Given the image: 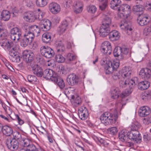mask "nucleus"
I'll return each instance as SVG.
<instances>
[{
  "label": "nucleus",
  "instance_id": "42",
  "mask_svg": "<svg viewBox=\"0 0 151 151\" xmlns=\"http://www.w3.org/2000/svg\"><path fill=\"white\" fill-rule=\"evenodd\" d=\"M111 23V19L108 16L106 15L104 18L103 20L102 21V25H105L108 27H110Z\"/></svg>",
  "mask_w": 151,
  "mask_h": 151
},
{
  "label": "nucleus",
  "instance_id": "61",
  "mask_svg": "<svg viewBox=\"0 0 151 151\" xmlns=\"http://www.w3.org/2000/svg\"><path fill=\"white\" fill-rule=\"evenodd\" d=\"M72 2L71 0H67L66 2V7L69 8L72 4Z\"/></svg>",
  "mask_w": 151,
  "mask_h": 151
},
{
  "label": "nucleus",
  "instance_id": "36",
  "mask_svg": "<svg viewBox=\"0 0 151 151\" xmlns=\"http://www.w3.org/2000/svg\"><path fill=\"white\" fill-rule=\"evenodd\" d=\"M68 24V22L67 20L65 19L63 21L58 29L61 34L65 32L67 29Z\"/></svg>",
  "mask_w": 151,
  "mask_h": 151
},
{
  "label": "nucleus",
  "instance_id": "47",
  "mask_svg": "<svg viewBox=\"0 0 151 151\" xmlns=\"http://www.w3.org/2000/svg\"><path fill=\"white\" fill-rule=\"evenodd\" d=\"M113 54L115 57H118L122 56L121 50L119 47H116L114 50Z\"/></svg>",
  "mask_w": 151,
  "mask_h": 151
},
{
  "label": "nucleus",
  "instance_id": "19",
  "mask_svg": "<svg viewBox=\"0 0 151 151\" xmlns=\"http://www.w3.org/2000/svg\"><path fill=\"white\" fill-rule=\"evenodd\" d=\"M51 22L48 19L42 21L40 24V28L42 31H47L51 27Z\"/></svg>",
  "mask_w": 151,
  "mask_h": 151
},
{
  "label": "nucleus",
  "instance_id": "34",
  "mask_svg": "<svg viewBox=\"0 0 151 151\" xmlns=\"http://www.w3.org/2000/svg\"><path fill=\"white\" fill-rule=\"evenodd\" d=\"M52 34L50 32L44 33L42 35V40L43 42L47 43L51 41Z\"/></svg>",
  "mask_w": 151,
  "mask_h": 151
},
{
  "label": "nucleus",
  "instance_id": "20",
  "mask_svg": "<svg viewBox=\"0 0 151 151\" xmlns=\"http://www.w3.org/2000/svg\"><path fill=\"white\" fill-rule=\"evenodd\" d=\"M139 74L142 78L148 79L151 76V70L147 68L142 69L140 70Z\"/></svg>",
  "mask_w": 151,
  "mask_h": 151
},
{
  "label": "nucleus",
  "instance_id": "48",
  "mask_svg": "<svg viewBox=\"0 0 151 151\" xmlns=\"http://www.w3.org/2000/svg\"><path fill=\"white\" fill-rule=\"evenodd\" d=\"M27 78L28 81L32 83H34L35 82H36L37 80L36 77L34 75H28L27 76Z\"/></svg>",
  "mask_w": 151,
  "mask_h": 151
},
{
  "label": "nucleus",
  "instance_id": "8",
  "mask_svg": "<svg viewBox=\"0 0 151 151\" xmlns=\"http://www.w3.org/2000/svg\"><path fill=\"white\" fill-rule=\"evenodd\" d=\"M5 142L8 148L11 150H17L18 148V141L14 139H13L10 137H8L6 138Z\"/></svg>",
  "mask_w": 151,
  "mask_h": 151
},
{
  "label": "nucleus",
  "instance_id": "15",
  "mask_svg": "<svg viewBox=\"0 0 151 151\" xmlns=\"http://www.w3.org/2000/svg\"><path fill=\"white\" fill-rule=\"evenodd\" d=\"M32 68V71L34 74L39 77L42 76L43 71L42 67L37 64H32L30 66Z\"/></svg>",
  "mask_w": 151,
  "mask_h": 151
},
{
  "label": "nucleus",
  "instance_id": "50",
  "mask_svg": "<svg viewBox=\"0 0 151 151\" xmlns=\"http://www.w3.org/2000/svg\"><path fill=\"white\" fill-rule=\"evenodd\" d=\"M97 8L96 7L93 5H90L87 6V10L88 12L91 13H94L96 11Z\"/></svg>",
  "mask_w": 151,
  "mask_h": 151
},
{
  "label": "nucleus",
  "instance_id": "45",
  "mask_svg": "<svg viewBox=\"0 0 151 151\" xmlns=\"http://www.w3.org/2000/svg\"><path fill=\"white\" fill-rule=\"evenodd\" d=\"M143 10V7L141 5H136L133 7V10L134 12H141L142 14Z\"/></svg>",
  "mask_w": 151,
  "mask_h": 151
},
{
  "label": "nucleus",
  "instance_id": "14",
  "mask_svg": "<svg viewBox=\"0 0 151 151\" xmlns=\"http://www.w3.org/2000/svg\"><path fill=\"white\" fill-rule=\"evenodd\" d=\"M120 26L128 35L131 34L132 29L131 27V22L130 21L127 22L125 20H123L121 22Z\"/></svg>",
  "mask_w": 151,
  "mask_h": 151
},
{
  "label": "nucleus",
  "instance_id": "54",
  "mask_svg": "<svg viewBox=\"0 0 151 151\" xmlns=\"http://www.w3.org/2000/svg\"><path fill=\"white\" fill-rule=\"evenodd\" d=\"M78 112H81L88 115V111L87 109L84 106H81L78 110Z\"/></svg>",
  "mask_w": 151,
  "mask_h": 151
},
{
  "label": "nucleus",
  "instance_id": "29",
  "mask_svg": "<svg viewBox=\"0 0 151 151\" xmlns=\"http://www.w3.org/2000/svg\"><path fill=\"white\" fill-rule=\"evenodd\" d=\"M83 5L82 2L76 1L74 5V10L75 13L76 14L81 12L83 10Z\"/></svg>",
  "mask_w": 151,
  "mask_h": 151
},
{
  "label": "nucleus",
  "instance_id": "11",
  "mask_svg": "<svg viewBox=\"0 0 151 151\" xmlns=\"http://www.w3.org/2000/svg\"><path fill=\"white\" fill-rule=\"evenodd\" d=\"M34 39L32 35H30L27 33L25 32L24 37L21 39V45L23 47H26L31 44Z\"/></svg>",
  "mask_w": 151,
  "mask_h": 151
},
{
  "label": "nucleus",
  "instance_id": "7",
  "mask_svg": "<svg viewBox=\"0 0 151 151\" xmlns=\"http://www.w3.org/2000/svg\"><path fill=\"white\" fill-rule=\"evenodd\" d=\"M40 52L42 55L47 58L52 57L55 55L54 50L48 46L41 47L40 49Z\"/></svg>",
  "mask_w": 151,
  "mask_h": 151
},
{
  "label": "nucleus",
  "instance_id": "1",
  "mask_svg": "<svg viewBox=\"0 0 151 151\" xmlns=\"http://www.w3.org/2000/svg\"><path fill=\"white\" fill-rule=\"evenodd\" d=\"M121 0H111L110 6L112 9L118 11V16L119 18L125 19L129 15L130 7L126 4L121 5Z\"/></svg>",
  "mask_w": 151,
  "mask_h": 151
},
{
  "label": "nucleus",
  "instance_id": "25",
  "mask_svg": "<svg viewBox=\"0 0 151 151\" xmlns=\"http://www.w3.org/2000/svg\"><path fill=\"white\" fill-rule=\"evenodd\" d=\"M120 34L117 31L114 30L110 32L109 34V38L112 41L118 40L120 37Z\"/></svg>",
  "mask_w": 151,
  "mask_h": 151
},
{
  "label": "nucleus",
  "instance_id": "38",
  "mask_svg": "<svg viewBox=\"0 0 151 151\" xmlns=\"http://www.w3.org/2000/svg\"><path fill=\"white\" fill-rule=\"evenodd\" d=\"M141 99L145 101L150 99L151 97V91L147 90L143 93L141 96Z\"/></svg>",
  "mask_w": 151,
  "mask_h": 151
},
{
  "label": "nucleus",
  "instance_id": "9",
  "mask_svg": "<svg viewBox=\"0 0 151 151\" xmlns=\"http://www.w3.org/2000/svg\"><path fill=\"white\" fill-rule=\"evenodd\" d=\"M23 58L25 59L27 62V67L30 68V66L32 64V63L34 58V55L33 52L31 51H24L23 53Z\"/></svg>",
  "mask_w": 151,
  "mask_h": 151
},
{
  "label": "nucleus",
  "instance_id": "49",
  "mask_svg": "<svg viewBox=\"0 0 151 151\" xmlns=\"http://www.w3.org/2000/svg\"><path fill=\"white\" fill-rule=\"evenodd\" d=\"M108 132L112 135L116 134L118 132L117 128L116 127H112L107 129Z\"/></svg>",
  "mask_w": 151,
  "mask_h": 151
},
{
  "label": "nucleus",
  "instance_id": "22",
  "mask_svg": "<svg viewBox=\"0 0 151 151\" xmlns=\"http://www.w3.org/2000/svg\"><path fill=\"white\" fill-rule=\"evenodd\" d=\"M110 28L105 25H102L100 28V35L103 37H105L108 35L110 32Z\"/></svg>",
  "mask_w": 151,
  "mask_h": 151
},
{
  "label": "nucleus",
  "instance_id": "28",
  "mask_svg": "<svg viewBox=\"0 0 151 151\" xmlns=\"http://www.w3.org/2000/svg\"><path fill=\"white\" fill-rule=\"evenodd\" d=\"M13 139H14L18 141H19L22 146L26 140L28 139L27 138H22L21 134L17 132L13 133Z\"/></svg>",
  "mask_w": 151,
  "mask_h": 151
},
{
  "label": "nucleus",
  "instance_id": "55",
  "mask_svg": "<svg viewBox=\"0 0 151 151\" xmlns=\"http://www.w3.org/2000/svg\"><path fill=\"white\" fill-rule=\"evenodd\" d=\"M151 33V27H147L144 30V34L146 36L148 35Z\"/></svg>",
  "mask_w": 151,
  "mask_h": 151
},
{
  "label": "nucleus",
  "instance_id": "30",
  "mask_svg": "<svg viewBox=\"0 0 151 151\" xmlns=\"http://www.w3.org/2000/svg\"><path fill=\"white\" fill-rule=\"evenodd\" d=\"M23 18L27 21L32 22L35 19L33 13L31 12H26L24 14Z\"/></svg>",
  "mask_w": 151,
  "mask_h": 151
},
{
  "label": "nucleus",
  "instance_id": "26",
  "mask_svg": "<svg viewBox=\"0 0 151 151\" xmlns=\"http://www.w3.org/2000/svg\"><path fill=\"white\" fill-rule=\"evenodd\" d=\"M129 84L130 85L128 88L126 89L124 92L122 93V97L127 96L130 94L132 92L136 83L135 81H131Z\"/></svg>",
  "mask_w": 151,
  "mask_h": 151
},
{
  "label": "nucleus",
  "instance_id": "44",
  "mask_svg": "<svg viewBox=\"0 0 151 151\" xmlns=\"http://www.w3.org/2000/svg\"><path fill=\"white\" fill-rule=\"evenodd\" d=\"M72 105L74 106L77 107L81 104V100L79 96H78L74 99L71 100Z\"/></svg>",
  "mask_w": 151,
  "mask_h": 151
},
{
  "label": "nucleus",
  "instance_id": "62",
  "mask_svg": "<svg viewBox=\"0 0 151 151\" xmlns=\"http://www.w3.org/2000/svg\"><path fill=\"white\" fill-rule=\"evenodd\" d=\"M132 127H133V129H132V130H137L139 127V125L138 124H132Z\"/></svg>",
  "mask_w": 151,
  "mask_h": 151
},
{
  "label": "nucleus",
  "instance_id": "41",
  "mask_svg": "<svg viewBox=\"0 0 151 151\" xmlns=\"http://www.w3.org/2000/svg\"><path fill=\"white\" fill-rule=\"evenodd\" d=\"M76 58V56L71 53H68L65 59L66 62L67 63H70L71 62L75 60Z\"/></svg>",
  "mask_w": 151,
  "mask_h": 151
},
{
  "label": "nucleus",
  "instance_id": "64",
  "mask_svg": "<svg viewBox=\"0 0 151 151\" xmlns=\"http://www.w3.org/2000/svg\"><path fill=\"white\" fill-rule=\"evenodd\" d=\"M97 140L101 144H104L105 141L101 138H96Z\"/></svg>",
  "mask_w": 151,
  "mask_h": 151
},
{
  "label": "nucleus",
  "instance_id": "39",
  "mask_svg": "<svg viewBox=\"0 0 151 151\" xmlns=\"http://www.w3.org/2000/svg\"><path fill=\"white\" fill-rule=\"evenodd\" d=\"M56 50L58 52L61 53L62 54H63L65 53V48L62 42H60L58 44Z\"/></svg>",
  "mask_w": 151,
  "mask_h": 151
},
{
  "label": "nucleus",
  "instance_id": "5",
  "mask_svg": "<svg viewBox=\"0 0 151 151\" xmlns=\"http://www.w3.org/2000/svg\"><path fill=\"white\" fill-rule=\"evenodd\" d=\"M0 44L3 48L8 51L10 50H17L19 48L17 44L9 41L6 39L2 40L0 42Z\"/></svg>",
  "mask_w": 151,
  "mask_h": 151
},
{
  "label": "nucleus",
  "instance_id": "43",
  "mask_svg": "<svg viewBox=\"0 0 151 151\" xmlns=\"http://www.w3.org/2000/svg\"><path fill=\"white\" fill-rule=\"evenodd\" d=\"M119 92L117 88H113L111 90V97L113 99L117 98L119 96Z\"/></svg>",
  "mask_w": 151,
  "mask_h": 151
},
{
  "label": "nucleus",
  "instance_id": "60",
  "mask_svg": "<svg viewBox=\"0 0 151 151\" xmlns=\"http://www.w3.org/2000/svg\"><path fill=\"white\" fill-rule=\"evenodd\" d=\"M16 118L17 119L18 123L20 125H22L24 123V121L21 119L19 116L17 114L16 115Z\"/></svg>",
  "mask_w": 151,
  "mask_h": 151
},
{
  "label": "nucleus",
  "instance_id": "2",
  "mask_svg": "<svg viewBox=\"0 0 151 151\" xmlns=\"http://www.w3.org/2000/svg\"><path fill=\"white\" fill-rule=\"evenodd\" d=\"M118 117L117 111L116 109H112L110 112H106L100 116V119L105 126L112 125L115 123Z\"/></svg>",
  "mask_w": 151,
  "mask_h": 151
},
{
  "label": "nucleus",
  "instance_id": "18",
  "mask_svg": "<svg viewBox=\"0 0 151 151\" xmlns=\"http://www.w3.org/2000/svg\"><path fill=\"white\" fill-rule=\"evenodd\" d=\"M22 146L26 147V151H35L37 149L35 145L32 144V141L28 139L26 140Z\"/></svg>",
  "mask_w": 151,
  "mask_h": 151
},
{
  "label": "nucleus",
  "instance_id": "10",
  "mask_svg": "<svg viewBox=\"0 0 151 151\" xmlns=\"http://www.w3.org/2000/svg\"><path fill=\"white\" fill-rule=\"evenodd\" d=\"M80 80L79 77L75 73L69 74L67 78L68 83L72 86L77 85Z\"/></svg>",
  "mask_w": 151,
  "mask_h": 151
},
{
  "label": "nucleus",
  "instance_id": "37",
  "mask_svg": "<svg viewBox=\"0 0 151 151\" xmlns=\"http://www.w3.org/2000/svg\"><path fill=\"white\" fill-rule=\"evenodd\" d=\"M1 19L4 21H8L10 18V15L9 11L6 10H3L1 13Z\"/></svg>",
  "mask_w": 151,
  "mask_h": 151
},
{
  "label": "nucleus",
  "instance_id": "17",
  "mask_svg": "<svg viewBox=\"0 0 151 151\" xmlns=\"http://www.w3.org/2000/svg\"><path fill=\"white\" fill-rule=\"evenodd\" d=\"M48 9L50 12L53 14L58 13L60 11V5L56 3L52 2L49 5Z\"/></svg>",
  "mask_w": 151,
  "mask_h": 151
},
{
  "label": "nucleus",
  "instance_id": "27",
  "mask_svg": "<svg viewBox=\"0 0 151 151\" xmlns=\"http://www.w3.org/2000/svg\"><path fill=\"white\" fill-rule=\"evenodd\" d=\"M150 112V109L148 107L144 106L140 108L139 110L140 116L144 117L149 115Z\"/></svg>",
  "mask_w": 151,
  "mask_h": 151
},
{
  "label": "nucleus",
  "instance_id": "57",
  "mask_svg": "<svg viewBox=\"0 0 151 151\" xmlns=\"http://www.w3.org/2000/svg\"><path fill=\"white\" fill-rule=\"evenodd\" d=\"M111 64L112 65V67L114 68V70H115L118 68L119 66V62L113 61L111 62Z\"/></svg>",
  "mask_w": 151,
  "mask_h": 151
},
{
  "label": "nucleus",
  "instance_id": "46",
  "mask_svg": "<svg viewBox=\"0 0 151 151\" xmlns=\"http://www.w3.org/2000/svg\"><path fill=\"white\" fill-rule=\"evenodd\" d=\"M48 1V0H36V4L38 6L43 7L47 4Z\"/></svg>",
  "mask_w": 151,
  "mask_h": 151
},
{
  "label": "nucleus",
  "instance_id": "63",
  "mask_svg": "<svg viewBox=\"0 0 151 151\" xmlns=\"http://www.w3.org/2000/svg\"><path fill=\"white\" fill-rule=\"evenodd\" d=\"M148 11L151 12V3H149L147 4V5L145 6Z\"/></svg>",
  "mask_w": 151,
  "mask_h": 151
},
{
  "label": "nucleus",
  "instance_id": "33",
  "mask_svg": "<svg viewBox=\"0 0 151 151\" xmlns=\"http://www.w3.org/2000/svg\"><path fill=\"white\" fill-rule=\"evenodd\" d=\"M150 84V83L147 81H142L138 83V88L142 90H145L149 87Z\"/></svg>",
  "mask_w": 151,
  "mask_h": 151
},
{
  "label": "nucleus",
  "instance_id": "40",
  "mask_svg": "<svg viewBox=\"0 0 151 151\" xmlns=\"http://www.w3.org/2000/svg\"><path fill=\"white\" fill-rule=\"evenodd\" d=\"M119 48L121 50L122 56L125 55H127L128 57H131V52L130 49L125 47L122 48L120 47H119Z\"/></svg>",
  "mask_w": 151,
  "mask_h": 151
},
{
  "label": "nucleus",
  "instance_id": "13",
  "mask_svg": "<svg viewBox=\"0 0 151 151\" xmlns=\"http://www.w3.org/2000/svg\"><path fill=\"white\" fill-rule=\"evenodd\" d=\"M101 51L104 54L110 55L112 51V48L110 43L107 41L103 42L101 47Z\"/></svg>",
  "mask_w": 151,
  "mask_h": 151
},
{
  "label": "nucleus",
  "instance_id": "24",
  "mask_svg": "<svg viewBox=\"0 0 151 151\" xmlns=\"http://www.w3.org/2000/svg\"><path fill=\"white\" fill-rule=\"evenodd\" d=\"M148 17L145 14L140 15L137 19V22L141 26H143L146 25L148 22L147 21Z\"/></svg>",
  "mask_w": 151,
  "mask_h": 151
},
{
  "label": "nucleus",
  "instance_id": "59",
  "mask_svg": "<svg viewBox=\"0 0 151 151\" xmlns=\"http://www.w3.org/2000/svg\"><path fill=\"white\" fill-rule=\"evenodd\" d=\"M122 77L121 75L119 74V71L118 74H114L113 75L112 77L113 78L114 80H117L120 78Z\"/></svg>",
  "mask_w": 151,
  "mask_h": 151
},
{
  "label": "nucleus",
  "instance_id": "56",
  "mask_svg": "<svg viewBox=\"0 0 151 151\" xmlns=\"http://www.w3.org/2000/svg\"><path fill=\"white\" fill-rule=\"evenodd\" d=\"M79 116L81 119L82 120H85L87 117L88 115L86 114L81 113L78 112Z\"/></svg>",
  "mask_w": 151,
  "mask_h": 151
},
{
  "label": "nucleus",
  "instance_id": "52",
  "mask_svg": "<svg viewBox=\"0 0 151 151\" xmlns=\"http://www.w3.org/2000/svg\"><path fill=\"white\" fill-rule=\"evenodd\" d=\"M101 4L99 6L100 9L102 11L105 10L107 6L108 3V0H105V1H102Z\"/></svg>",
  "mask_w": 151,
  "mask_h": 151
},
{
  "label": "nucleus",
  "instance_id": "6",
  "mask_svg": "<svg viewBox=\"0 0 151 151\" xmlns=\"http://www.w3.org/2000/svg\"><path fill=\"white\" fill-rule=\"evenodd\" d=\"M10 38L14 41L15 42H19V39L22 37V32L21 29L17 27L12 28L10 30Z\"/></svg>",
  "mask_w": 151,
  "mask_h": 151
},
{
  "label": "nucleus",
  "instance_id": "31",
  "mask_svg": "<svg viewBox=\"0 0 151 151\" xmlns=\"http://www.w3.org/2000/svg\"><path fill=\"white\" fill-rule=\"evenodd\" d=\"M105 72L107 74H110L112 73L114 70V68L112 67L111 62L108 61L107 62L104 66Z\"/></svg>",
  "mask_w": 151,
  "mask_h": 151
},
{
  "label": "nucleus",
  "instance_id": "51",
  "mask_svg": "<svg viewBox=\"0 0 151 151\" xmlns=\"http://www.w3.org/2000/svg\"><path fill=\"white\" fill-rule=\"evenodd\" d=\"M56 61L60 63H63L65 60V58L61 54H58L55 57Z\"/></svg>",
  "mask_w": 151,
  "mask_h": 151
},
{
  "label": "nucleus",
  "instance_id": "53",
  "mask_svg": "<svg viewBox=\"0 0 151 151\" xmlns=\"http://www.w3.org/2000/svg\"><path fill=\"white\" fill-rule=\"evenodd\" d=\"M10 11L11 12L10 13L12 14L13 15V16H17L19 12V11L15 7H11L10 9Z\"/></svg>",
  "mask_w": 151,
  "mask_h": 151
},
{
  "label": "nucleus",
  "instance_id": "3",
  "mask_svg": "<svg viewBox=\"0 0 151 151\" xmlns=\"http://www.w3.org/2000/svg\"><path fill=\"white\" fill-rule=\"evenodd\" d=\"M131 68L126 67H124L119 71V74L123 78H126L125 80H121L119 83V86L122 88L125 87L127 85H130V82L131 81H135L137 79V78H134L131 79L130 78L132 73Z\"/></svg>",
  "mask_w": 151,
  "mask_h": 151
},
{
  "label": "nucleus",
  "instance_id": "4",
  "mask_svg": "<svg viewBox=\"0 0 151 151\" xmlns=\"http://www.w3.org/2000/svg\"><path fill=\"white\" fill-rule=\"evenodd\" d=\"M22 29L24 32H26L30 35H32L34 38L35 36H37L40 32V28L36 25L28 26L24 25Z\"/></svg>",
  "mask_w": 151,
  "mask_h": 151
},
{
  "label": "nucleus",
  "instance_id": "21",
  "mask_svg": "<svg viewBox=\"0 0 151 151\" xmlns=\"http://www.w3.org/2000/svg\"><path fill=\"white\" fill-rule=\"evenodd\" d=\"M128 132L126 129H122L119 133L118 137L119 139L123 142H127L129 141Z\"/></svg>",
  "mask_w": 151,
  "mask_h": 151
},
{
  "label": "nucleus",
  "instance_id": "23",
  "mask_svg": "<svg viewBox=\"0 0 151 151\" xmlns=\"http://www.w3.org/2000/svg\"><path fill=\"white\" fill-rule=\"evenodd\" d=\"M58 86L61 89H63L64 88L65 85L63 80L58 77L57 75L55 77L52 81Z\"/></svg>",
  "mask_w": 151,
  "mask_h": 151
},
{
  "label": "nucleus",
  "instance_id": "35",
  "mask_svg": "<svg viewBox=\"0 0 151 151\" xmlns=\"http://www.w3.org/2000/svg\"><path fill=\"white\" fill-rule=\"evenodd\" d=\"M16 50H10L9 51V54L10 55L9 58L13 61L17 62L19 60V57L17 55V52H15Z\"/></svg>",
  "mask_w": 151,
  "mask_h": 151
},
{
  "label": "nucleus",
  "instance_id": "32",
  "mask_svg": "<svg viewBox=\"0 0 151 151\" xmlns=\"http://www.w3.org/2000/svg\"><path fill=\"white\" fill-rule=\"evenodd\" d=\"M1 130L3 134L8 137H10L13 133L12 129L8 126H2Z\"/></svg>",
  "mask_w": 151,
  "mask_h": 151
},
{
  "label": "nucleus",
  "instance_id": "16",
  "mask_svg": "<svg viewBox=\"0 0 151 151\" xmlns=\"http://www.w3.org/2000/svg\"><path fill=\"white\" fill-rule=\"evenodd\" d=\"M42 76L47 80L52 81L57 75L52 70L47 69L44 70L43 72Z\"/></svg>",
  "mask_w": 151,
  "mask_h": 151
},
{
  "label": "nucleus",
  "instance_id": "58",
  "mask_svg": "<svg viewBox=\"0 0 151 151\" xmlns=\"http://www.w3.org/2000/svg\"><path fill=\"white\" fill-rule=\"evenodd\" d=\"M143 139L145 142H147L151 139V136L150 134H146L143 135Z\"/></svg>",
  "mask_w": 151,
  "mask_h": 151
},
{
  "label": "nucleus",
  "instance_id": "12",
  "mask_svg": "<svg viewBox=\"0 0 151 151\" xmlns=\"http://www.w3.org/2000/svg\"><path fill=\"white\" fill-rule=\"evenodd\" d=\"M129 139L137 142H140L142 137L139 132L137 130H131L130 132H128Z\"/></svg>",
  "mask_w": 151,
  "mask_h": 151
}]
</instances>
